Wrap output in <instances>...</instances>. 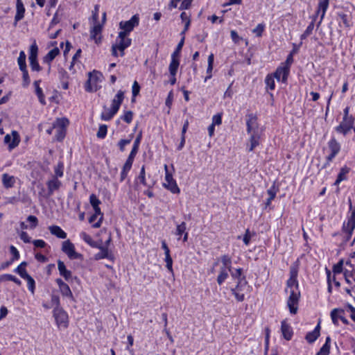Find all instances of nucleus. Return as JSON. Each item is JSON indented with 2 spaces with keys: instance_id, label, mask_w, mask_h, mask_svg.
<instances>
[{
  "instance_id": "nucleus-1",
  "label": "nucleus",
  "mask_w": 355,
  "mask_h": 355,
  "mask_svg": "<svg viewBox=\"0 0 355 355\" xmlns=\"http://www.w3.org/2000/svg\"><path fill=\"white\" fill-rule=\"evenodd\" d=\"M297 277V274L289 272V277L286 282L285 293H289L286 305L290 313L293 315H295L297 313L301 297Z\"/></svg>"
},
{
  "instance_id": "nucleus-2",
  "label": "nucleus",
  "mask_w": 355,
  "mask_h": 355,
  "mask_svg": "<svg viewBox=\"0 0 355 355\" xmlns=\"http://www.w3.org/2000/svg\"><path fill=\"white\" fill-rule=\"evenodd\" d=\"M327 149L324 148L323 151H327V154L324 157V161L321 166V169H325L330 166L336 157L341 151V144L336 139L335 136H331L329 140L327 141Z\"/></svg>"
},
{
  "instance_id": "nucleus-3",
  "label": "nucleus",
  "mask_w": 355,
  "mask_h": 355,
  "mask_svg": "<svg viewBox=\"0 0 355 355\" xmlns=\"http://www.w3.org/2000/svg\"><path fill=\"white\" fill-rule=\"evenodd\" d=\"M355 229V207L352 205L351 199H349V210L347 214L346 219L343 221L341 232L347 241H349L352 236Z\"/></svg>"
},
{
  "instance_id": "nucleus-4",
  "label": "nucleus",
  "mask_w": 355,
  "mask_h": 355,
  "mask_svg": "<svg viewBox=\"0 0 355 355\" xmlns=\"http://www.w3.org/2000/svg\"><path fill=\"white\" fill-rule=\"evenodd\" d=\"M219 261L221 262L222 266L220 268L216 281L218 284L221 286L228 278L229 272L232 270V259L231 256L228 254H223L214 263L213 268L216 267Z\"/></svg>"
},
{
  "instance_id": "nucleus-5",
  "label": "nucleus",
  "mask_w": 355,
  "mask_h": 355,
  "mask_svg": "<svg viewBox=\"0 0 355 355\" xmlns=\"http://www.w3.org/2000/svg\"><path fill=\"white\" fill-rule=\"evenodd\" d=\"M165 177L164 182L162 183L163 187L173 194H179L180 189L179 188L175 179L173 178L175 171L173 165L171 164L169 168L166 164L164 165Z\"/></svg>"
},
{
  "instance_id": "nucleus-6",
  "label": "nucleus",
  "mask_w": 355,
  "mask_h": 355,
  "mask_svg": "<svg viewBox=\"0 0 355 355\" xmlns=\"http://www.w3.org/2000/svg\"><path fill=\"white\" fill-rule=\"evenodd\" d=\"M355 123V116H343L340 123L334 128V131L343 136H347L352 130Z\"/></svg>"
},
{
  "instance_id": "nucleus-7",
  "label": "nucleus",
  "mask_w": 355,
  "mask_h": 355,
  "mask_svg": "<svg viewBox=\"0 0 355 355\" xmlns=\"http://www.w3.org/2000/svg\"><path fill=\"white\" fill-rule=\"evenodd\" d=\"M247 287H250L248 281H239L236 282L235 286L230 288L232 295H234L238 302H242L245 300Z\"/></svg>"
},
{
  "instance_id": "nucleus-8",
  "label": "nucleus",
  "mask_w": 355,
  "mask_h": 355,
  "mask_svg": "<svg viewBox=\"0 0 355 355\" xmlns=\"http://www.w3.org/2000/svg\"><path fill=\"white\" fill-rule=\"evenodd\" d=\"M88 80L85 85V90L88 92H96L98 89V83L100 81L102 74L94 70L88 73Z\"/></svg>"
},
{
  "instance_id": "nucleus-9",
  "label": "nucleus",
  "mask_w": 355,
  "mask_h": 355,
  "mask_svg": "<svg viewBox=\"0 0 355 355\" xmlns=\"http://www.w3.org/2000/svg\"><path fill=\"white\" fill-rule=\"evenodd\" d=\"M37 52L38 47L35 41L30 46L28 60L32 71H40L42 68L37 61Z\"/></svg>"
},
{
  "instance_id": "nucleus-10",
  "label": "nucleus",
  "mask_w": 355,
  "mask_h": 355,
  "mask_svg": "<svg viewBox=\"0 0 355 355\" xmlns=\"http://www.w3.org/2000/svg\"><path fill=\"white\" fill-rule=\"evenodd\" d=\"M69 124V120L66 118L58 119L53 123V128L56 129V139L61 141L65 137L66 127Z\"/></svg>"
},
{
  "instance_id": "nucleus-11",
  "label": "nucleus",
  "mask_w": 355,
  "mask_h": 355,
  "mask_svg": "<svg viewBox=\"0 0 355 355\" xmlns=\"http://www.w3.org/2000/svg\"><path fill=\"white\" fill-rule=\"evenodd\" d=\"M62 250L70 259H82L83 255L75 250L74 245L67 240L62 243Z\"/></svg>"
},
{
  "instance_id": "nucleus-12",
  "label": "nucleus",
  "mask_w": 355,
  "mask_h": 355,
  "mask_svg": "<svg viewBox=\"0 0 355 355\" xmlns=\"http://www.w3.org/2000/svg\"><path fill=\"white\" fill-rule=\"evenodd\" d=\"M53 313L58 327H67L69 323L68 314L62 308L53 309Z\"/></svg>"
},
{
  "instance_id": "nucleus-13",
  "label": "nucleus",
  "mask_w": 355,
  "mask_h": 355,
  "mask_svg": "<svg viewBox=\"0 0 355 355\" xmlns=\"http://www.w3.org/2000/svg\"><path fill=\"white\" fill-rule=\"evenodd\" d=\"M162 248L164 250V257L163 258V260L166 263V268L168 272L173 276L174 275V271H173V259L171 255L170 249L165 241H162Z\"/></svg>"
},
{
  "instance_id": "nucleus-14",
  "label": "nucleus",
  "mask_w": 355,
  "mask_h": 355,
  "mask_svg": "<svg viewBox=\"0 0 355 355\" xmlns=\"http://www.w3.org/2000/svg\"><path fill=\"white\" fill-rule=\"evenodd\" d=\"M291 69L282 63L277 67L275 71L273 73L277 81H281L283 83H286L288 78L290 74Z\"/></svg>"
},
{
  "instance_id": "nucleus-15",
  "label": "nucleus",
  "mask_w": 355,
  "mask_h": 355,
  "mask_svg": "<svg viewBox=\"0 0 355 355\" xmlns=\"http://www.w3.org/2000/svg\"><path fill=\"white\" fill-rule=\"evenodd\" d=\"M138 24L139 17L137 15H133L130 20L125 21H122L119 23V27L122 30L121 32H124L125 35H128Z\"/></svg>"
},
{
  "instance_id": "nucleus-16",
  "label": "nucleus",
  "mask_w": 355,
  "mask_h": 355,
  "mask_svg": "<svg viewBox=\"0 0 355 355\" xmlns=\"http://www.w3.org/2000/svg\"><path fill=\"white\" fill-rule=\"evenodd\" d=\"M124 32H119L116 44L119 46V51L121 52V56L124 55V50L130 46L131 39L127 37Z\"/></svg>"
},
{
  "instance_id": "nucleus-17",
  "label": "nucleus",
  "mask_w": 355,
  "mask_h": 355,
  "mask_svg": "<svg viewBox=\"0 0 355 355\" xmlns=\"http://www.w3.org/2000/svg\"><path fill=\"white\" fill-rule=\"evenodd\" d=\"M20 141L19 135L17 131H12L11 135L7 134L4 137V143L8 146L9 150L17 147Z\"/></svg>"
},
{
  "instance_id": "nucleus-18",
  "label": "nucleus",
  "mask_w": 355,
  "mask_h": 355,
  "mask_svg": "<svg viewBox=\"0 0 355 355\" xmlns=\"http://www.w3.org/2000/svg\"><path fill=\"white\" fill-rule=\"evenodd\" d=\"M258 117L256 114L250 113L246 115V130L251 133L254 130H258Z\"/></svg>"
},
{
  "instance_id": "nucleus-19",
  "label": "nucleus",
  "mask_w": 355,
  "mask_h": 355,
  "mask_svg": "<svg viewBox=\"0 0 355 355\" xmlns=\"http://www.w3.org/2000/svg\"><path fill=\"white\" fill-rule=\"evenodd\" d=\"M351 168L347 165H344L340 168V171L337 175L336 179L334 182L333 185L340 189L339 185L343 181L348 180V175L350 173Z\"/></svg>"
},
{
  "instance_id": "nucleus-20",
  "label": "nucleus",
  "mask_w": 355,
  "mask_h": 355,
  "mask_svg": "<svg viewBox=\"0 0 355 355\" xmlns=\"http://www.w3.org/2000/svg\"><path fill=\"white\" fill-rule=\"evenodd\" d=\"M58 269L59 270L60 275L64 278V279L67 282L70 281H78V278L77 277H72V273L70 270H67L64 263L61 260L58 261Z\"/></svg>"
},
{
  "instance_id": "nucleus-21",
  "label": "nucleus",
  "mask_w": 355,
  "mask_h": 355,
  "mask_svg": "<svg viewBox=\"0 0 355 355\" xmlns=\"http://www.w3.org/2000/svg\"><path fill=\"white\" fill-rule=\"evenodd\" d=\"M249 138L250 145L248 146V151L252 152L254 149L259 146L261 144V134L259 130H254L251 133Z\"/></svg>"
},
{
  "instance_id": "nucleus-22",
  "label": "nucleus",
  "mask_w": 355,
  "mask_h": 355,
  "mask_svg": "<svg viewBox=\"0 0 355 355\" xmlns=\"http://www.w3.org/2000/svg\"><path fill=\"white\" fill-rule=\"evenodd\" d=\"M102 28L103 25L97 21V23H94V26L90 30V37L92 40H94L95 43L97 44L101 42Z\"/></svg>"
},
{
  "instance_id": "nucleus-23",
  "label": "nucleus",
  "mask_w": 355,
  "mask_h": 355,
  "mask_svg": "<svg viewBox=\"0 0 355 355\" xmlns=\"http://www.w3.org/2000/svg\"><path fill=\"white\" fill-rule=\"evenodd\" d=\"M345 311L342 309H334L331 311V318L332 320V322L335 325L338 324V319H340L344 324H348L347 320L344 316Z\"/></svg>"
},
{
  "instance_id": "nucleus-24",
  "label": "nucleus",
  "mask_w": 355,
  "mask_h": 355,
  "mask_svg": "<svg viewBox=\"0 0 355 355\" xmlns=\"http://www.w3.org/2000/svg\"><path fill=\"white\" fill-rule=\"evenodd\" d=\"M281 332L285 340L289 341L292 339L293 336V328L285 320L281 322Z\"/></svg>"
},
{
  "instance_id": "nucleus-25",
  "label": "nucleus",
  "mask_w": 355,
  "mask_h": 355,
  "mask_svg": "<svg viewBox=\"0 0 355 355\" xmlns=\"http://www.w3.org/2000/svg\"><path fill=\"white\" fill-rule=\"evenodd\" d=\"M320 324L318 323L311 331L306 333L305 339L307 343L311 344L313 343L320 335Z\"/></svg>"
},
{
  "instance_id": "nucleus-26",
  "label": "nucleus",
  "mask_w": 355,
  "mask_h": 355,
  "mask_svg": "<svg viewBox=\"0 0 355 355\" xmlns=\"http://www.w3.org/2000/svg\"><path fill=\"white\" fill-rule=\"evenodd\" d=\"M230 273L232 279L236 282L247 281L246 276L244 274L243 269L242 268H234L232 267V270Z\"/></svg>"
},
{
  "instance_id": "nucleus-27",
  "label": "nucleus",
  "mask_w": 355,
  "mask_h": 355,
  "mask_svg": "<svg viewBox=\"0 0 355 355\" xmlns=\"http://www.w3.org/2000/svg\"><path fill=\"white\" fill-rule=\"evenodd\" d=\"M329 1L330 0H319V3L318 5V8H317L315 15H317V16H318L321 12L320 21H322L323 19V18L326 14V12L329 8ZM320 23H321V21L319 22L318 26L320 25Z\"/></svg>"
},
{
  "instance_id": "nucleus-28",
  "label": "nucleus",
  "mask_w": 355,
  "mask_h": 355,
  "mask_svg": "<svg viewBox=\"0 0 355 355\" xmlns=\"http://www.w3.org/2000/svg\"><path fill=\"white\" fill-rule=\"evenodd\" d=\"M61 182L57 178H53L46 183L48 187L49 195L51 196L53 192L61 187Z\"/></svg>"
},
{
  "instance_id": "nucleus-29",
  "label": "nucleus",
  "mask_w": 355,
  "mask_h": 355,
  "mask_svg": "<svg viewBox=\"0 0 355 355\" xmlns=\"http://www.w3.org/2000/svg\"><path fill=\"white\" fill-rule=\"evenodd\" d=\"M124 99V92L121 90L118 91L117 94L115 95L114 99L112 101V106L114 109V111H117L119 110L120 105L122 103Z\"/></svg>"
},
{
  "instance_id": "nucleus-30",
  "label": "nucleus",
  "mask_w": 355,
  "mask_h": 355,
  "mask_svg": "<svg viewBox=\"0 0 355 355\" xmlns=\"http://www.w3.org/2000/svg\"><path fill=\"white\" fill-rule=\"evenodd\" d=\"M16 182V179L14 176L10 175L8 173L2 175V184L6 189H10L14 187Z\"/></svg>"
},
{
  "instance_id": "nucleus-31",
  "label": "nucleus",
  "mask_w": 355,
  "mask_h": 355,
  "mask_svg": "<svg viewBox=\"0 0 355 355\" xmlns=\"http://www.w3.org/2000/svg\"><path fill=\"white\" fill-rule=\"evenodd\" d=\"M17 12L15 16V23L18 22L21 19H22L24 17L25 8L21 0H17Z\"/></svg>"
},
{
  "instance_id": "nucleus-32",
  "label": "nucleus",
  "mask_w": 355,
  "mask_h": 355,
  "mask_svg": "<svg viewBox=\"0 0 355 355\" xmlns=\"http://www.w3.org/2000/svg\"><path fill=\"white\" fill-rule=\"evenodd\" d=\"M187 230V224L185 222H182L180 224L178 225L176 227L175 234L176 236L180 237L184 235L183 242H186L188 239L189 234L186 231Z\"/></svg>"
},
{
  "instance_id": "nucleus-33",
  "label": "nucleus",
  "mask_w": 355,
  "mask_h": 355,
  "mask_svg": "<svg viewBox=\"0 0 355 355\" xmlns=\"http://www.w3.org/2000/svg\"><path fill=\"white\" fill-rule=\"evenodd\" d=\"M60 53V49L58 47H55L51 49L44 58L43 62L44 63L51 65V62L55 59V58Z\"/></svg>"
},
{
  "instance_id": "nucleus-34",
  "label": "nucleus",
  "mask_w": 355,
  "mask_h": 355,
  "mask_svg": "<svg viewBox=\"0 0 355 355\" xmlns=\"http://www.w3.org/2000/svg\"><path fill=\"white\" fill-rule=\"evenodd\" d=\"M49 230L50 232L60 239H65L67 237V234L64 232L60 227L58 225H51L49 227Z\"/></svg>"
},
{
  "instance_id": "nucleus-35",
  "label": "nucleus",
  "mask_w": 355,
  "mask_h": 355,
  "mask_svg": "<svg viewBox=\"0 0 355 355\" xmlns=\"http://www.w3.org/2000/svg\"><path fill=\"white\" fill-rule=\"evenodd\" d=\"M180 18L182 21L184 23V30L181 32V35H184L191 25V15L186 12H182L180 14Z\"/></svg>"
},
{
  "instance_id": "nucleus-36",
  "label": "nucleus",
  "mask_w": 355,
  "mask_h": 355,
  "mask_svg": "<svg viewBox=\"0 0 355 355\" xmlns=\"http://www.w3.org/2000/svg\"><path fill=\"white\" fill-rule=\"evenodd\" d=\"M40 82H41L40 80H35L33 83V85H34V87H35V89L36 95L37 96L40 102L42 105H45L46 104V101H45L44 95L43 94L42 88L40 87Z\"/></svg>"
},
{
  "instance_id": "nucleus-37",
  "label": "nucleus",
  "mask_w": 355,
  "mask_h": 355,
  "mask_svg": "<svg viewBox=\"0 0 355 355\" xmlns=\"http://www.w3.org/2000/svg\"><path fill=\"white\" fill-rule=\"evenodd\" d=\"M331 348V338L327 336L325 343L315 355H329Z\"/></svg>"
},
{
  "instance_id": "nucleus-38",
  "label": "nucleus",
  "mask_w": 355,
  "mask_h": 355,
  "mask_svg": "<svg viewBox=\"0 0 355 355\" xmlns=\"http://www.w3.org/2000/svg\"><path fill=\"white\" fill-rule=\"evenodd\" d=\"M338 17L340 19L339 26L342 27L343 26L345 28H349L351 26L349 17L347 14L344 12H338Z\"/></svg>"
},
{
  "instance_id": "nucleus-39",
  "label": "nucleus",
  "mask_w": 355,
  "mask_h": 355,
  "mask_svg": "<svg viewBox=\"0 0 355 355\" xmlns=\"http://www.w3.org/2000/svg\"><path fill=\"white\" fill-rule=\"evenodd\" d=\"M98 249H100V252L94 255L95 260H100L102 259H109L110 253L108 248L107 247L101 246L98 245Z\"/></svg>"
},
{
  "instance_id": "nucleus-40",
  "label": "nucleus",
  "mask_w": 355,
  "mask_h": 355,
  "mask_svg": "<svg viewBox=\"0 0 355 355\" xmlns=\"http://www.w3.org/2000/svg\"><path fill=\"white\" fill-rule=\"evenodd\" d=\"M275 76L273 73H269L266 76L265 84L266 89L273 91L275 89Z\"/></svg>"
},
{
  "instance_id": "nucleus-41",
  "label": "nucleus",
  "mask_w": 355,
  "mask_h": 355,
  "mask_svg": "<svg viewBox=\"0 0 355 355\" xmlns=\"http://www.w3.org/2000/svg\"><path fill=\"white\" fill-rule=\"evenodd\" d=\"M105 111L101 114V119L103 121H110L116 113L117 111H114L112 107L106 108L104 107Z\"/></svg>"
},
{
  "instance_id": "nucleus-42",
  "label": "nucleus",
  "mask_w": 355,
  "mask_h": 355,
  "mask_svg": "<svg viewBox=\"0 0 355 355\" xmlns=\"http://www.w3.org/2000/svg\"><path fill=\"white\" fill-rule=\"evenodd\" d=\"M344 278L348 284H352L355 282V268L352 270L345 269Z\"/></svg>"
},
{
  "instance_id": "nucleus-43",
  "label": "nucleus",
  "mask_w": 355,
  "mask_h": 355,
  "mask_svg": "<svg viewBox=\"0 0 355 355\" xmlns=\"http://www.w3.org/2000/svg\"><path fill=\"white\" fill-rule=\"evenodd\" d=\"M179 66L180 59H171L168 67L171 76H176Z\"/></svg>"
},
{
  "instance_id": "nucleus-44",
  "label": "nucleus",
  "mask_w": 355,
  "mask_h": 355,
  "mask_svg": "<svg viewBox=\"0 0 355 355\" xmlns=\"http://www.w3.org/2000/svg\"><path fill=\"white\" fill-rule=\"evenodd\" d=\"M60 291L63 297H67L73 302L75 301L73 293L68 284H66L63 287H61L60 288Z\"/></svg>"
},
{
  "instance_id": "nucleus-45",
  "label": "nucleus",
  "mask_w": 355,
  "mask_h": 355,
  "mask_svg": "<svg viewBox=\"0 0 355 355\" xmlns=\"http://www.w3.org/2000/svg\"><path fill=\"white\" fill-rule=\"evenodd\" d=\"M80 236L84 240V241L89 244L91 247L98 248V244L96 241H94L92 237L86 232H81Z\"/></svg>"
},
{
  "instance_id": "nucleus-46",
  "label": "nucleus",
  "mask_w": 355,
  "mask_h": 355,
  "mask_svg": "<svg viewBox=\"0 0 355 355\" xmlns=\"http://www.w3.org/2000/svg\"><path fill=\"white\" fill-rule=\"evenodd\" d=\"M0 280L1 282H5V281H12L15 282L17 285L21 284V281L17 278L15 276L10 274H4L0 275Z\"/></svg>"
},
{
  "instance_id": "nucleus-47",
  "label": "nucleus",
  "mask_w": 355,
  "mask_h": 355,
  "mask_svg": "<svg viewBox=\"0 0 355 355\" xmlns=\"http://www.w3.org/2000/svg\"><path fill=\"white\" fill-rule=\"evenodd\" d=\"M266 29V24L264 23L259 24L252 31L256 37H261L263 35V33Z\"/></svg>"
},
{
  "instance_id": "nucleus-48",
  "label": "nucleus",
  "mask_w": 355,
  "mask_h": 355,
  "mask_svg": "<svg viewBox=\"0 0 355 355\" xmlns=\"http://www.w3.org/2000/svg\"><path fill=\"white\" fill-rule=\"evenodd\" d=\"M279 191V186L276 185L274 182L272 186L267 190L268 198L274 200L276 197L277 193Z\"/></svg>"
},
{
  "instance_id": "nucleus-49",
  "label": "nucleus",
  "mask_w": 355,
  "mask_h": 355,
  "mask_svg": "<svg viewBox=\"0 0 355 355\" xmlns=\"http://www.w3.org/2000/svg\"><path fill=\"white\" fill-rule=\"evenodd\" d=\"M26 55L25 52L24 51H21L19 52V55L17 58V63H18L19 69L26 67Z\"/></svg>"
},
{
  "instance_id": "nucleus-50",
  "label": "nucleus",
  "mask_w": 355,
  "mask_h": 355,
  "mask_svg": "<svg viewBox=\"0 0 355 355\" xmlns=\"http://www.w3.org/2000/svg\"><path fill=\"white\" fill-rule=\"evenodd\" d=\"M20 70L22 72V80H23L22 85H23V87H26L30 85V83H31V80H30V77L28 75L27 68L26 67L24 69H21Z\"/></svg>"
},
{
  "instance_id": "nucleus-51",
  "label": "nucleus",
  "mask_w": 355,
  "mask_h": 355,
  "mask_svg": "<svg viewBox=\"0 0 355 355\" xmlns=\"http://www.w3.org/2000/svg\"><path fill=\"white\" fill-rule=\"evenodd\" d=\"M345 270L343 269V261L340 260L337 263L334 264L332 268V272L334 275L340 273L344 274Z\"/></svg>"
},
{
  "instance_id": "nucleus-52",
  "label": "nucleus",
  "mask_w": 355,
  "mask_h": 355,
  "mask_svg": "<svg viewBox=\"0 0 355 355\" xmlns=\"http://www.w3.org/2000/svg\"><path fill=\"white\" fill-rule=\"evenodd\" d=\"M93 209L94 211V213L93 214L97 215L98 216H100V218L96 223H94L92 225V227L94 228H98L101 227V222L103 220V214H102V212L101 211V208L99 207H95Z\"/></svg>"
},
{
  "instance_id": "nucleus-53",
  "label": "nucleus",
  "mask_w": 355,
  "mask_h": 355,
  "mask_svg": "<svg viewBox=\"0 0 355 355\" xmlns=\"http://www.w3.org/2000/svg\"><path fill=\"white\" fill-rule=\"evenodd\" d=\"M173 101V90H171L168 92L167 98L165 101L166 106L167 107V110H166L167 114L170 113Z\"/></svg>"
},
{
  "instance_id": "nucleus-54",
  "label": "nucleus",
  "mask_w": 355,
  "mask_h": 355,
  "mask_svg": "<svg viewBox=\"0 0 355 355\" xmlns=\"http://www.w3.org/2000/svg\"><path fill=\"white\" fill-rule=\"evenodd\" d=\"M24 279H26L27 281L28 290L31 292L32 294H34L35 293V280L33 279V278L31 275H28V277L24 278Z\"/></svg>"
},
{
  "instance_id": "nucleus-55",
  "label": "nucleus",
  "mask_w": 355,
  "mask_h": 355,
  "mask_svg": "<svg viewBox=\"0 0 355 355\" xmlns=\"http://www.w3.org/2000/svg\"><path fill=\"white\" fill-rule=\"evenodd\" d=\"M107 127L106 125H101L97 132L96 136L99 139H104L107 135Z\"/></svg>"
},
{
  "instance_id": "nucleus-56",
  "label": "nucleus",
  "mask_w": 355,
  "mask_h": 355,
  "mask_svg": "<svg viewBox=\"0 0 355 355\" xmlns=\"http://www.w3.org/2000/svg\"><path fill=\"white\" fill-rule=\"evenodd\" d=\"M51 303L54 309L62 308L60 306V297L56 294H52L51 296Z\"/></svg>"
},
{
  "instance_id": "nucleus-57",
  "label": "nucleus",
  "mask_w": 355,
  "mask_h": 355,
  "mask_svg": "<svg viewBox=\"0 0 355 355\" xmlns=\"http://www.w3.org/2000/svg\"><path fill=\"white\" fill-rule=\"evenodd\" d=\"M300 265V258H297L290 267L289 272L297 274L299 272V268Z\"/></svg>"
},
{
  "instance_id": "nucleus-58",
  "label": "nucleus",
  "mask_w": 355,
  "mask_h": 355,
  "mask_svg": "<svg viewBox=\"0 0 355 355\" xmlns=\"http://www.w3.org/2000/svg\"><path fill=\"white\" fill-rule=\"evenodd\" d=\"M317 19V15H315L312 17V21L309 23L308 26L306 27L304 32L307 33L309 35L312 34V32L313 31L314 26H315V22Z\"/></svg>"
},
{
  "instance_id": "nucleus-59",
  "label": "nucleus",
  "mask_w": 355,
  "mask_h": 355,
  "mask_svg": "<svg viewBox=\"0 0 355 355\" xmlns=\"http://www.w3.org/2000/svg\"><path fill=\"white\" fill-rule=\"evenodd\" d=\"M64 166L62 162H59L54 168L55 176L54 178H61L63 176Z\"/></svg>"
},
{
  "instance_id": "nucleus-60",
  "label": "nucleus",
  "mask_w": 355,
  "mask_h": 355,
  "mask_svg": "<svg viewBox=\"0 0 355 355\" xmlns=\"http://www.w3.org/2000/svg\"><path fill=\"white\" fill-rule=\"evenodd\" d=\"M89 202L94 209L95 207H99V205L101 203L99 199L96 197V196L94 193L90 195L89 196Z\"/></svg>"
},
{
  "instance_id": "nucleus-61",
  "label": "nucleus",
  "mask_w": 355,
  "mask_h": 355,
  "mask_svg": "<svg viewBox=\"0 0 355 355\" xmlns=\"http://www.w3.org/2000/svg\"><path fill=\"white\" fill-rule=\"evenodd\" d=\"M140 91V86L137 81H135L132 85V101H135V98L139 94Z\"/></svg>"
},
{
  "instance_id": "nucleus-62",
  "label": "nucleus",
  "mask_w": 355,
  "mask_h": 355,
  "mask_svg": "<svg viewBox=\"0 0 355 355\" xmlns=\"http://www.w3.org/2000/svg\"><path fill=\"white\" fill-rule=\"evenodd\" d=\"M27 221L31 223L30 228L35 229L38 225V219L35 216H28L27 217Z\"/></svg>"
},
{
  "instance_id": "nucleus-63",
  "label": "nucleus",
  "mask_w": 355,
  "mask_h": 355,
  "mask_svg": "<svg viewBox=\"0 0 355 355\" xmlns=\"http://www.w3.org/2000/svg\"><path fill=\"white\" fill-rule=\"evenodd\" d=\"M222 113H218L213 116L211 124L214 125H219L222 124Z\"/></svg>"
},
{
  "instance_id": "nucleus-64",
  "label": "nucleus",
  "mask_w": 355,
  "mask_h": 355,
  "mask_svg": "<svg viewBox=\"0 0 355 355\" xmlns=\"http://www.w3.org/2000/svg\"><path fill=\"white\" fill-rule=\"evenodd\" d=\"M230 37L234 43L238 44L242 40L241 37H239L238 33L235 30H232L230 31Z\"/></svg>"
}]
</instances>
